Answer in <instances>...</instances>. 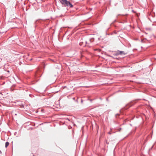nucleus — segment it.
Instances as JSON below:
<instances>
[{
    "label": "nucleus",
    "mask_w": 156,
    "mask_h": 156,
    "mask_svg": "<svg viewBox=\"0 0 156 156\" xmlns=\"http://www.w3.org/2000/svg\"><path fill=\"white\" fill-rule=\"evenodd\" d=\"M63 7L72 8L73 5L71 3L67 0H59Z\"/></svg>",
    "instance_id": "obj_1"
},
{
    "label": "nucleus",
    "mask_w": 156,
    "mask_h": 156,
    "mask_svg": "<svg viewBox=\"0 0 156 156\" xmlns=\"http://www.w3.org/2000/svg\"><path fill=\"white\" fill-rule=\"evenodd\" d=\"M126 54V53L123 51H120L119 50H118L114 54V55L115 56H117L119 55H125Z\"/></svg>",
    "instance_id": "obj_2"
},
{
    "label": "nucleus",
    "mask_w": 156,
    "mask_h": 156,
    "mask_svg": "<svg viewBox=\"0 0 156 156\" xmlns=\"http://www.w3.org/2000/svg\"><path fill=\"white\" fill-rule=\"evenodd\" d=\"M135 102L134 101H131V102H130L126 106L127 107L128 106V108H129L131 107L132 105H134L135 104Z\"/></svg>",
    "instance_id": "obj_3"
},
{
    "label": "nucleus",
    "mask_w": 156,
    "mask_h": 156,
    "mask_svg": "<svg viewBox=\"0 0 156 156\" xmlns=\"http://www.w3.org/2000/svg\"><path fill=\"white\" fill-rule=\"evenodd\" d=\"M9 143L8 142H6L5 143V147L6 148L9 145Z\"/></svg>",
    "instance_id": "obj_4"
},
{
    "label": "nucleus",
    "mask_w": 156,
    "mask_h": 156,
    "mask_svg": "<svg viewBox=\"0 0 156 156\" xmlns=\"http://www.w3.org/2000/svg\"><path fill=\"white\" fill-rule=\"evenodd\" d=\"M94 38H93L90 39L89 40V41L90 42H93L94 41Z\"/></svg>",
    "instance_id": "obj_5"
},
{
    "label": "nucleus",
    "mask_w": 156,
    "mask_h": 156,
    "mask_svg": "<svg viewBox=\"0 0 156 156\" xmlns=\"http://www.w3.org/2000/svg\"><path fill=\"white\" fill-rule=\"evenodd\" d=\"M20 105L21 108H24V105L22 104H20Z\"/></svg>",
    "instance_id": "obj_6"
},
{
    "label": "nucleus",
    "mask_w": 156,
    "mask_h": 156,
    "mask_svg": "<svg viewBox=\"0 0 156 156\" xmlns=\"http://www.w3.org/2000/svg\"><path fill=\"white\" fill-rule=\"evenodd\" d=\"M120 115V114L119 113H117L115 115V117L117 118V116H119Z\"/></svg>",
    "instance_id": "obj_7"
},
{
    "label": "nucleus",
    "mask_w": 156,
    "mask_h": 156,
    "mask_svg": "<svg viewBox=\"0 0 156 156\" xmlns=\"http://www.w3.org/2000/svg\"><path fill=\"white\" fill-rule=\"evenodd\" d=\"M83 42H80V43H79V44L80 46H82L83 45Z\"/></svg>",
    "instance_id": "obj_8"
},
{
    "label": "nucleus",
    "mask_w": 156,
    "mask_h": 156,
    "mask_svg": "<svg viewBox=\"0 0 156 156\" xmlns=\"http://www.w3.org/2000/svg\"><path fill=\"white\" fill-rule=\"evenodd\" d=\"M119 31H114V34H117V32H119Z\"/></svg>",
    "instance_id": "obj_9"
},
{
    "label": "nucleus",
    "mask_w": 156,
    "mask_h": 156,
    "mask_svg": "<svg viewBox=\"0 0 156 156\" xmlns=\"http://www.w3.org/2000/svg\"><path fill=\"white\" fill-rule=\"evenodd\" d=\"M109 56L111 57H112V58H114V59H118V58H114L113 56Z\"/></svg>",
    "instance_id": "obj_10"
},
{
    "label": "nucleus",
    "mask_w": 156,
    "mask_h": 156,
    "mask_svg": "<svg viewBox=\"0 0 156 156\" xmlns=\"http://www.w3.org/2000/svg\"><path fill=\"white\" fill-rule=\"evenodd\" d=\"M121 129H122V128H120L118 129V130L119 131H120Z\"/></svg>",
    "instance_id": "obj_11"
},
{
    "label": "nucleus",
    "mask_w": 156,
    "mask_h": 156,
    "mask_svg": "<svg viewBox=\"0 0 156 156\" xmlns=\"http://www.w3.org/2000/svg\"><path fill=\"white\" fill-rule=\"evenodd\" d=\"M78 98H77V99L76 100H75V101L77 103H78Z\"/></svg>",
    "instance_id": "obj_12"
},
{
    "label": "nucleus",
    "mask_w": 156,
    "mask_h": 156,
    "mask_svg": "<svg viewBox=\"0 0 156 156\" xmlns=\"http://www.w3.org/2000/svg\"><path fill=\"white\" fill-rule=\"evenodd\" d=\"M144 40L141 39V42L142 43L144 42Z\"/></svg>",
    "instance_id": "obj_13"
},
{
    "label": "nucleus",
    "mask_w": 156,
    "mask_h": 156,
    "mask_svg": "<svg viewBox=\"0 0 156 156\" xmlns=\"http://www.w3.org/2000/svg\"><path fill=\"white\" fill-rule=\"evenodd\" d=\"M81 103H83V100H82V99H81Z\"/></svg>",
    "instance_id": "obj_14"
},
{
    "label": "nucleus",
    "mask_w": 156,
    "mask_h": 156,
    "mask_svg": "<svg viewBox=\"0 0 156 156\" xmlns=\"http://www.w3.org/2000/svg\"><path fill=\"white\" fill-rule=\"evenodd\" d=\"M88 100H89V99H88ZM90 101V102H92V101L93 100V99H89Z\"/></svg>",
    "instance_id": "obj_15"
},
{
    "label": "nucleus",
    "mask_w": 156,
    "mask_h": 156,
    "mask_svg": "<svg viewBox=\"0 0 156 156\" xmlns=\"http://www.w3.org/2000/svg\"><path fill=\"white\" fill-rule=\"evenodd\" d=\"M132 12L134 13L136 12L133 10H132Z\"/></svg>",
    "instance_id": "obj_16"
},
{
    "label": "nucleus",
    "mask_w": 156,
    "mask_h": 156,
    "mask_svg": "<svg viewBox=\"0 0 156 156\" xmlns=\"http://www.w3.org/2000/svg\"><path fill=\"white\" fill-rule=\"evenodd\" d=\"M106 144H109V143H108V142H107V141H106Z\"/></svg>",
    "instance_id": "obj_17"
},
{
    "label": "nucleus",
    "mask_w": 156,
    "mask_h": 156,
    "mask_svg": "<svg viewBox=\"0 0 156 156\" xmlns=\"http://www.w3.org/2000/svg\"><path fill=\"white\" fill-rule=\"evenodd\" d=\"M73 100H75V98H73Z\"/></svg>",
    "instance_id": "obj_18"
},
{
    "label": "nucleus",
    "mask_w": 156,
    "mask_h": 156,
    "mask_svg": "<svg viewBox=\"0 0 156 156\" xmlns=\"http://www.w3.org/2000/svg\"><path fill=\"white\" fill-rule=\"evenodd\" d=\"M108 133V134H111V133H110V132H109Z\"/></svg>",
    "instance_id": "obj_19"
},
{
    "label": "nucleus",
    "mask_w": 156,
    "mask_h": 156,
    "mask_svg": "<svg viewBox=\"0 0 156 156\" xmlns=\"http://www.w3.org/2000/svg\"><path fill=\"white\" fill-rule=\"evenodd\" d=\"M7 72L8 73H9V70H7Z\"/></svg>",
    "instance_id": "obj_20"
},
{
    "label": "nucleus",
    "mask_w": 156,
    "mask_h": 156,
    "mask_svg": "<svg viewBox=\"0 0 156 156\" xmlns=\"http://www.w3.org/2000/svg\"><path fill=\"white\" fill-rule=\"evenodd\" d=\"M16 132H15V133H14V134L15 135L16 134Z\"/></svg>",
    "instance_id": "obj_21"
},
{
    "label": "nucleus",
    "mask_w": 156,
    "mask_h": 156,
    "mask_svg": "<svg viewBox=\"0 0 156 156\" xmlns=\"http://www.w3.org/2000/svg\"><path fill=\"white\" fill-rule=\"evenodd\" d=\"M31 60H32V58H31V59H30V61H31Z\"/></svg>",
    "instance_id": "obj_22"
},
{
    "label": "nucleus",
    "mask_w": 156,
    "mask_h": 156,
    "mask_svg": "<svg viewBox=\"0 0 156 156\" xmlns=\"http://www.w3.org/2000/svg\"><path fill=\"white\" fill-rule=\"evenodd\" d=\"M86 44H87V41H86Z\"/></svg>",
    "instance_id": "obj_23"
},
{
    "label": "nucleus",
    "mask_w": 156,
    "mask_h": 156,
    "mask_svg": "<svg viewBox=\"0 0 156 156\" xmlns=\"http://www.w3.org/2000/svg\"><path fill=\"white\" fill-rule=\"evenodd\" d=\"M52 60V61H53V62H54V60Z\"/></svg>",
    "instance_id": "obj_24"
},
{
    "label": "nucleus",
    "mask_w": 156,
    "mask_h": 156,
    "mask_svg": "<svg viewBox=\"0 0 156 156\" xmlns=\"http://www.w3.org/2000/svg\"><path fill=\"white\" fill-rule=\"evenodd\" d=\"M115 21H116V20H115L114 21V22H115Z\"/></svg>",
    "instance_id": "obj_25"
}]
</instances>
